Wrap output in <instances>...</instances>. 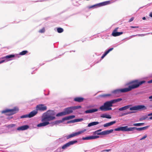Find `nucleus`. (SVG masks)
<instances>
[{"instance_id":"nucleus-1","label":"nucleus","mask_w":152,"mask_h":152,"mask_svg":"<svg viewBox=\"0 0 152 152\" xmlns=\"http://www.w3.org/2000/svg\"><path fill=\"white\" fill-rule=\"evenodd\" d=\"M145 82V80L139 81L138 80H135L131 82V83L133 84L131 86H129L128 88L115 90L113 91V93L115 94H119L121 92H127L131 91L132 89L137 88Z\"/></svg>"},{"instance_id":"nucleus-2","label":"nucleus","mask_w":152,"mask_h":152,"mask_svg":"<svg viewBox=\"0 0 152 152\" xmlns=\"http://www.w3.org/2000/svg\"><path fill=\"white\" fill-rule=\"evenodd\" d=\"M53 112V111L50 110H48L45 113L46 114L45 116L42 118V121H48L51 120H52L55 119V117L53 116H51V115H53L54 114H51Z\"/></svg>"},{"instance_id":"nucleus-3","label":"nucleus","mask_w":152,"mask_h":152,"mask_svg":"<svg viewBox=\"0 0 152 152\" xmlns=\"http://www.w3.org/2000/svg\"><path fill=\"white\" fill-rule=\"evenodd\" d=\"M112 106L113 103L111 101H110L105 102L103 105L100 107L99 109L102 111H107L111 110L112 109L111 107Z\"/></svg>"},{"instance_id":"nucleus-4","label":"nucleus","mask_w":152,"mask_h":152,"mask_svg":"<svg viewBox=\"0 0 152 152\" xmlns=\"http://www.w3.org/2000/svg\"><path fill=\"white\" fill-rule=\"evenodd\" d=\"M19 111V109L17 107H14L12 109H6L1 111L2 113H8L7 115H12L17 113Z\"/></svg>"},{"instance_id":"nucleus-5","label":"nucleus","mask_w":152,"mask_h":152,"mask_svg":"<svg viewBox=\"0 0 152 152\" xmlns=\"http://www.w3.org/2000/svg\"><path fill=\"white\" fill-rule=\"evenodd\" d=\"M130 110H141L147 109V107L144 105H138L130 108Z\"/></svg>"},{"instance_id":"nucleus-6","label":"nucleus","mask_w":152,"mask_h":152,"mask_svg":"<svg viewBox=\"0 0 152 152\" xmlns=\"http://www.w3.org/2000/svg\"><path fill=\"white\" fill-rule=\"evenodd\" d=\"M113 131V129H111L110 130H107L103 131L101 132H99L97 130L94 132V134H97L98 135H105L108 134L112 133Z\"/></svg>"},{"instance_id":"nucleus-7","label":"nucleus","mask_w":152,"mask_h":152,"mask_svg":"<svg viewBox=\"0 0 152 152\" xmlns=\"http://www.w3.org/2000/svg\"><path fill=\"white\" fill-rule=\"evenodd\" d=\"M86 131V129H85L83 130H81V131H79L73 134H72L66 136V138L67 139H68L70 138H72L75 136H77L79 134H81L85 132Z\"/></svg>"},{"instance_id":"nucleus-8","label":"nucleus","mask_w":152,"mask_h":152,"mask_svg":"<svg viewBox=\"0 0 152 152\" xmlns=\"http://www.w3.org/2000/svg\"><path fill=\"white\" fill-rule=\"evenodd\" d=\"M115 131H120L123 132H129L131 131L130 127L128 128L127 126H125L120 127L114 129Z\"/></svg>"},{"instance_id":"nucleus-9","label":"nucleus","mask_w":152,"mask_h":152,"mask_svg":"<svg viewBox=\"0 0 152 152\" xmlns=\"http://www.w3.org/2000/svg\"><path fill=\"white\" fill-rule=\"evenodd\" d=\"M36 110H38L40 111H44L46 110L47 109V106L44 104H39L37 105L36 107Z\"/></svg>"},{"instance_id":"nucleus-10","label":"nucleus","mask_w":152,"mask_h":152,"mask_svg":"<svg viewBox=\"0 0 152 152\" xmlns=\"http://www.w3.org/2000/svg\"><path fill=\"white\" fill-rule=\"evenodd\" d=\"M77 140H75L69 141L68 142L64 145L61 148L63 149H65L67 148L68 147H69L70 145H72L75 143H77Z\"/></svg>"},{"instance_id":"nucleus-11","label":"nucleus","mask_w":152,"mask_h":152,"mask_svg":"<svg viewBox=\"0 0 152 152\" xmlns=\"http://www.w3.org/2000/svg\"><path fill=\"white\" fill-rule=\"evenodd\" d=\"M15 56L14 55L11 54L9 55H7L1 58V59H3V60L0 61V64L4 62L5 61L7 60V61H8L10 60H8V59L14 57Z\"/></svg>"},{"instance_id":"nucleus-12","label":"nucleus","mask_w":152,"mask_h":152,"mask_svg":"<svg viewBox=\"0 0 152 152\" xmlns=\"http://www.w3.org/2000/svg\"><path fill=\"white\" fill-rule=\"evenodd\" d=\"M118 28L117 27L115 28L114 30L113 31L112 35L113 37H116L120 36L123 34L122 32H117V31L118 29Z\"/></svg>"},{"instance_id":"nucleus-13","label":"nucleus","mask_w":152,"mask_h":152,"mask_svg":"<svg viewBox=\"0 0 152 152\" xmlns=\"http://www.w3.org/2000/svg\"><path fill=\"white\" fill-rule=\"evenodd\" d=\"M64 112L66 115L69 114L73 112L72 107H67L64 110Z\"/></svg>"},{"instance_id":"nucleus-14","label":"nucleus","mask_w":152,"mask_h":152,"mask_svg":"<svg viewBox=\"0 0 152 152\" xmlns=\"http://www.w3.org/2000/svg\"><path fill=\"white\" fill-rule=\"evenodd\" d=\"M148 126H147L141 128H137L136 127H130L131 131H132L135 129L138 131H141L146 129L148 128Z\"/></svg>"},{"instance_id":"nucleus-15","label":"nucleus","mask_w":152,"mask_h":152,"mask_svg":"<svg viewBox=\"0 0 152 152\" xmlns=\"http://www.w3.org/2000/svg\"><path fill=\"white\" fill-rule=\"evenodd\" d=\"M99 137V136H90L83 137L82 139L83 140H92L98 138Z\"/></svg>"},{"instance_id":"nucleus-16","label":"nucleus","mask_w":152,"mask_h":152,"mask_svg":"<svg viewBox=\"0 0 152 152\" xmlns=\"http://www.w3.org/2000/svg\"><path fill=\"white\" fill-rule=\"evenodd\" d=\"M38 112L36 110L31 112L28 115V118H31L34 116Z\"/></svg>"},{"instance_id":"nucleus-17","label":"nucleus","mask_w":152,"mask_h":152,"mask_svg":"<svg viewBox=\"0 0 152 152\" xmlns=\"http://www.w3.org/2000/svg\"><path fill=\"white\" fill-rule=\"evenodd\" d=\"M29 127L28 125H23L17 128V130H24L28 129Z\"/></svg>"},{"instance_id":"nucleus-18","label":"nucleus","mask_w":152,"mask_h":152,"mask_svg":"<svg viewBox=\"0 0 152 152\" xmlns=\"http://www.w3.org/2000/svg\"><path fill=\"white\" fill-rule=\"evenodd\" d=\"M43 123H40L37 125V126L40 127L47 126L50 124V123L48 121H43Z\"/></svg>"},{"instance_id":"nucleus-19","label":"nucleus","mask_w":152,"mask_h":152,"mask_svg":"<svg viewBox=\"0 0 152 152\" xmlns=\"http://www.w3.org/2000/svg\"><path fill=\"white\" fill-rule=\"evenodd\" d=\"M110 1H107L97 4V7H99L108 4H110Z\"/></svg>"},{"instance_id":"nucleus-20","label":"nucleus","mask_w":152,"mask_h":152,"mask_svg":"<svg viewBox=\"0 0 152 152\" xmlns=\"http://www.w3.org/2000/svg\"><path fill=\"white\" fill-rule=\"evenodd\" d=\"M84 100V98L81 97H76L74 98L75 101L80 102H83Z\"/></svg>"},{"instance_id":"nucleus-21","label":"nucleus","mask_w":152,"mask_h":152,"mask_svg":"<svg viewBox=\"0 0 152 152\" xmlns=\"http://www.w3.org/2000/svg\"><path fill=\"white\" fill-rule=\"evenodd\" d=\"M98 110L96 109H93L86 110L85 111V113H94L97 111Z\"/></svg>"},{"instance_id":"nucleus-22","label":"nucleus","mask_w":152,"mask_h":152,"mask_svg":"<svg viewBox=\"0 0 152 152\" xmlns=\"http://www.w3.org/2000/svg\"><path fill=\"white\" fill-rule=\"evenodd\" d=\"M116 122L115 121H113L108 123H106L104 124L103 126L104 127H107L113 125L115 124Z\"/></svg>"},{"instance_id":"nucleus-23","label":"nucleus","mask_w":152,"mask_h":152,"mask_svg":"<svg viewBox=\"0 0 152 152\" xmlns=\"http://www.w3.org/2000/svg\"><path fill=\"white\" fill-rule=\"evenodd\" d=\"M113 49V48H111L109 49L108 50L105 52L102 56L101 58H103L110 51Z\"/></svg>"},{"instance_id":"nucleus-24","label":"nucleus","mask_w":152,"mask_h":152,"mask_svg":"<svg viewBox=\"0 0 152 152\" xmlns=\"http://www.w3.org/2000/svg\"><path fill=\"white\" fill-rule=\"evenodd\" d=\"M131 105H127L121 108H119L118 109V110L119 111H123L129 108V107L131 106Z\"/></svg>"},{"instance_id":"nucleus-25","label":"nucleus","mask_w":152,"mask_h":152,"mask_svg":"<svg viewBox=\"0 0 152 152\" xmlns=\"http://www.w3.org/2000/svg\"><path fill=\"white\" fill-rule=\"evenodd\" d=\"M112 95V94H104L100 95L99 96L100 97L102 98H106L107 97H110Z\"/></svg>"},{"instance_id":"nucleus-26","label":"nucleus","mask_w":152,"mask_h":152,"mask_svg":"<svg viewBox=\"0 0 152 152\" xmlns=\"http://www.w3.org/2000/svg\"><path fill=\"white\" fill-rule=\"evenodd\" d=\"M75 117V116L74 115H72L68 116V117H65L63 118V120H68L74 118Z\"/></svg>"},{"instance_id":"nucleus-27","label":"nucleus","mask_w":152,"mask_h":152,"mask_svg":"<svg viewBox=\"0 0 152 152\" xmlns=\"http://www.w3.org/2000/svg\"><path fill=\"white\" fill-rule=\"evenodd\" d=\"M99 123V122L97 121L93 122L90 123L88 125V127H90L91 126L95 125L98 124Z\"/></svg>"},{"instance_id":"nucleus-28","label":"nucleus","mask_w":152,"mask_h":152,"mask_svg":"<svg viewBox=\"0 0 152 152\" xmlns=\"http://www.w3.org/2000/svg\"><path fill=\"white\" fill-rule=\"evenodd\" d=\"M101 117L103 118H105L108 119H110L111 118V117L110 115L106 114H102L101 115Z\"/></svg>"},{"instance_id":"nucleus-29","label":"nucleus","mask_w":152,"mask_h":152,"mask_svg":"<svg viewBox=\"0 0 152 152\" xmlns=\"http://www.w3.org/2000/svg\"><path fill=\"white\" fill-rule=\"evenodd\" d=\"M122 99L121 98H118L117 99H113V100H111L112 103L113 104L117 102H120L122 100Z\"/></svg>"},{"instance_id":"nucleus-30","label":"nucleus","mask_w":152,"mask_h":152,"mask_svg":"<svg viewBox=\"0 0 152 152\" xmlns=\"http://www.w3.org/2000/svg\"><path fill=\"white\" fill-rule=\"evenodd\" d=\"M66 115L64 112V111L63 112H61L59 113H57L56 115V116L57 117H59V116H63V115Z\"/></svg>"},{"instance_id":"nucleus-31","label":"nucleus","mask_w":152,"mask_h":152,"mask_svg":"<svg viewBox=\"0 0 152 152\" xmlns=\"http://www.w3.org/2000/svg\"><path fill=\"white\" fill-rule=\"evenodd\" d=\"M148 115H146L142 116L139 118V121H142L143 120L146 119L148 118Z\"/></svg>"},{"instance_id":"nucleus-32","label":"nucleus","mask_w":152,"mask_h":152,"mask_svg":"<svg viewBox=\"0 0 152 152\" xmlns=\"http://www.w3.org/2000/svg\"><path fill=\"white\" fill-rule=\"evenodd\" d=\"M145 124L144 123H136L134 124L133 125L135 126H141L144 125Z\"/></svg>"},{"instance_id":"nucleus-33","label":"nucleus","mask_w":152,"mask_h":152,"mask_svg":"<svg viewBox=\"0 0 152 152\" xmlns=\"http://www.w3.org/2000/svg\"><path fill=\"white\" fill-rule=\"evenodd\" d=\"M28 52L27 50H23L21 52H20L19 54L21 55H23L26 54Z\"/></svg>"},{"instance_id":"nucleus-34","label":"nucleus","mask_w":152,"mask_h":152,"mask_svg":"<svg viewBox=\"0 0 152 152\" xmlns=\"http://www.w3.org/2000/svg\"><path fill=\"white\" fill-rule=\"evenodd\" d=\"M57 31L59 33H61L63 31V29L61 28H58L57 29Z\"/></svg>"},{"instance_id":"nucleus-35","label":"nucleus","mask_w":152,"mask_h":152,"mask_svg":"<svg viewBox=\"0 0 152 152\" xmlns=\"http://www.w3.org/2000/svg\"><path fill=\"white\" fill-rule=\"evenodd\" d=\"M73 110L76 109H78L81 108V107L80 106H76L72 107Z\"/></svg>"},{"instance_id":"nucleus-36","label":"nucleus","mask_w":152,"mask_h":152,"mask_svg":"<svg viewBox=\"0 0 152 152\" xmlns=\"http://www.w3.org/2000/svg\"><path fill=\"white\" fill-rule=\"evenodd\" d=\"M146 35V34H136V35H132V36L133 37H135V36L142 37V36H145Z\"/></svg>"},{"instance_id":"nucleus-37","label":"nucleus","mask_w":152,"mask_h":152,"mask_svg":"<svg viewBox=\"0 0 152 152\" xmlns=\"http://www.w3.org/2000/svg\"><path fill=\"white\" fill-rule=\"evenodd\" d=\"M83 118H79L75 119V122L80 121H83Z\"/></svg>"},{"instance_id":"nucleus-38","label":"nucleus","mask_w":152,"mask_h":152,"mask_svg":"<svg viewBox=\"0 0 152 152\" xmlns=\"http://www.w3.org/2000/svg\"><path fill=\"white\" fill-rule=\"evenodd\" d=\"M15 126V125L14 124H11L7 125V127L8 128H10L13 127Z\"/></svg>"},{"instance_id":"nucleus-39","label":"nucleus","mask_w":152,"mask_h":152,"mask_svg":"<svg viewBox=\"0 0 152 152\" xmlns=\"http://www.w3.org/2000/svg\"><path fill=\"white\" fill-rule=\"evenodd\" d=\"M28 115H23L21 116L20 117V118H27V117H28Z\"/></svg>"},{"instance_id":"nucleus-40","label":"nucleus","mask_w":152,"mask_h":152,"mask_svg":"<svg viewBox=\"0 0 152 152\" xmlns=\"http://www.w3.org/2000/svg\"><path fill=\"white\" fill-rule=\"evenodd\" d=\"M45 31V29L44 28H42L39 30V32L41 33H43Z\"/></svg>"},{"instance_id":"nucleus-41","label":"nucleus","mask_w":152,"mask_h":152,"mask_svg":"<svg viewBox=\"0 0 152 152\" xmlns=\"http://www.w3.org/2000/svg\"><path fill=\"white\" fill-rule=\"evenodd\" d=\"M97 4H95V5H92V6H89V7H88V8L89 9H91V8H93L94 7H95V6H97Z\"/></svg>"},{"instance_id":"nucleus-42","label":"nucleus","mask_w":152,"mask_h":152,"mask_svg":"<svg viewBox=\"0 0 152 152\" xmlns=\"http://www.w3.org/2000/svg\"><path fill=\"white\" fill-rule=\"evenodd\" d=\"M75 119L73 120H71L70 121H69L67 122V123H75Z\"/></svg>"},{"instance_id":"nucleus-43","label":"nucleus","mask_w":152,"mask_h":152,"mask_svg":"<svg viewBox=\"0 0 152 152\" xmlns=\"http://www.w3.org/2000/svg\"><path fill=\"white\" fill-rule=\"evenodd\" d=\"M147 137V136L145 135H144L143 137H142L141 138L140 140H143L145 139Z\"/></svg>"},{"instance_id":"nucleus-44","label":"nucleus","mask_w":152,"mask_h":152,"mask_svg":"<svg viewBox=\"0 0 152 152\" xmlns=\"http://www.w3.org/2000/svg\"><path fill=\"white\" fill-rule=\"evenodd\" d=\"M133 113V112H129V113H125L124 114H123V115H127V114H130L131 113Z\"/></svg>"},{"instance_id":"nucleus-45","label":"nucleus","mask_w":152,"mask_h":152,"mask_svg":"<svg viewBox=\"0 0 152 152\" xmlns=\"http://www.w3.org/2000/svg\"><path fill=\"white\" fill-rule=\"evenodd\" d=\"M134 19V18L132 17L129 20V22H131Z\"/></svg>"},{"instance_id":"nucleus-46","label":"nucleus","mask_w":152,"mask_h":152,"mask_svg":"<svg viewBox=\"0 0 152 152\" xmlns=\"http://www.w3.org/2000/svg\"><path fill=\"white\" fill-rule=\"evenodd\" d=\"M130 27H131V28H139L138 26H131Z\"/></svg>"},{"instance_id":"nucleus-47","label":"nucleus","mask_w":152,"mask_h":152,"mask_svg":"<svg viewBox=\"0 0 152 152\" xmlns=\"http://www.w3.org/2000/svg\"><path fill=\"white\" fill-rule=\"evenodd\" d=\"M148 83H152V79L151 80L148 81Z\"/></svg>"},{"instance_id":"nucleus-48","label":"nucleus","mask_w":152,"mask_h":152,"mask_svg":"<svg viewBox=\"0 0 152 152\" xmlns=\"http://www.w3.org/2000/svg\"><path fill=\"white\" fill-rule=\"evenodd\" d=\"M149 98L150 99H151V100H150L151 101H152V95L149 96Z\"/></svg>"},{"instance_id":"nucleus-49","label":"nucleus","mask_w":152,"mask_h":152,"mask_svg":"<svg viewBox=\"0 0 152 152\" xmlns=\"http://www.w3.org/2000/svg\"><path fill=\"white\" fill-rule=\"evenodd\" d=\"M151 115H152V112L148 114V116H151Z\"/></svg>"},{"instance_id":"nucleus-50","label":"nucleus","mask_w":152,"mask_h":152,"mask_svg":"<svg viewBox=\"0 0 152 152\" xmlns=\"http://www.w3.org/2000/svg\"><path fill=\"white\" fill-rule=\"evenodd\" d=\"M151 116L150 117L148 118V120H152V115H151Z\"/></svg>"},{"instance_id":"nucleus-51","label":"nucleus","mask_w":152,"mask_h":152,"mask_svg":"<svg viewBox=\"0 0 152 152\" xmlns=\"http://www.w3.org/2000/svg\"><path fill=\"white\" fill-rule=\"evenodd\" d=\"M149 15L152 18V12L150 13Z\"/></svg>"},{"instance_id":"nucleus-52","label":"nucleus","mask_w":152,"mask_h":152,"mask_svg":"<svg viewBox=\"0 0 152 152\" xmlns=\"http://www.w3.org/2000/svg\"><path fill=\"white\" fill-rule=\"evenodd\" d=\"M142 19L143 20H145L146 18L145 17H144L142 18Z\"/></svg>"},{"instance_id":"nucleus-53","label":"nucleus","mask_w":152,"mask_h":152,"mask_svg":"<svg viewBox=\"0 0 152 152\" xmlns=\"http://www.w3.org/2000/svg\"><path fill=\"white\" fill-rule=\"evenodd\" d=\"M101 130H102V129H99V130H97V131L98 132H99L101 131Z\"/></svg>"},{"instance_id":"nucleus-54","label":"nucleus","mask_w":152,"mask_h":152,"mask_svg":"<svg viewBox=\"0 0 152 152\" xmlns=\"http://www.w3.org/2000/svg\"><path fill=\"white\" fill-rule=\"evenodd\" d=\"M110 150L109 149V150H107V151H110Z\"/></svg>"},{"instance_id":"nucleus-55","label":"nucleus","mask_w":152,"mask_h":152,"mask_svg":"<svg viewBox=\"0 0 152 152\" xmlns=\"http://www.w3.org/2000/svg\"><path fill=\"white\" fill-rule=\"evenodd\" d=\"M151 34H152V33H151Z\"/></svg>"}]
</instances>
